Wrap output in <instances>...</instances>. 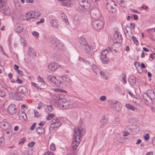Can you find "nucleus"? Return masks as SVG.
<instances>
[{"label": "nucleus", "mask_w": 155, "mask_h": 155, "mask_svg": "<svg viewBox=\"0 0 155 155\" xmlns=\"http://www.w3.org/2000/svg\"><path fill=\"white\" fill-rule=\"evenodd\" d=\"M5 94V91H0V96L2 97H3Z\"/></svg>", "instance_id": "43"}, {"label": "nucleus", "mask_w": 155, "mask_h": 155, "mask_svg": "<svg viewBox=\"0 0 155 155\" xmlns=\"http://www.w3.org/2000/svg\"><path fill=\"white\" fill-rule=\"evenodd\" d=\"M98 11L97 10L95 9H92L91 10L90 15L91 17L94 18L97 16Z\"/></svg>", "instance_id": "15"}, {"label": "nucleus", "mask_w": 155, "mask_h": 155, "mask_svg": "<svg viewBox=\"0 0 155 155\" xmlns=\"http://www.w3.org/2000/svg\"><path fill=\"white\" fill-rule=\"evenodd\" d=\"M13 75L12 73H9L8 75V77L10 79L12 78Z\"/></svg>", "instance_id": "59"}, {"label": "nucleus", "mask_w": 155, "mask_h": 155, "mask_svg": "<svg viewBox=\"0 0 155 155\" xmlns=\"http://www.w3.org/2000/svg\"><path fill=\"white\" fill-rule=\"evenodd\" d=\"M31 84L35 88L37 89H39L40 90H41L42 89V88L40 87H39L38 86L37 84L34 82H32L31 83Z\"/></svg>", "instance_id": "39"}, {"label": "nucleus", "mask_w": 155, "mask_h": 155, "mask_svg": "<svg viewBox=\"0 0 155 155\" xmlns=\"http://www.w3.org/2000/svg\"><path fill=\"white\" fill-rule=\"evenodd\" d=\"M127 93L130 94V95L131 97H133L134 96V94L130 91H127Z\"/></svg>", "instance_id": "57"}, {"label": "nucleus", "mask_w": 155, "mask_h": 155, "mask_svg": "<svg viewBox=\"0 0 155 155\" xmlns=\"http://www.w3.org/2000/svg\"><path fill=\"white\" fill-rule=\"evenodd\" d=\"M47 107L48 108V110L49 111V112H52L53 110V108L52 106L49 105H47Z\"/></svg>", "instance_id": "42"}, {"label": "nucleus", "mask_w": 155, "mask_h": 155, "mask_svg": "<svg viewBox=\"0 0 155 155\" xmlns=\"http://www.w3.org/2000/svg\"><path fill=\"white\" fill-rule=\"evenodd\" d=\"M55 78L56 77L54 76L50 75L48 77V80L53 83L54 80H55Z\"/></svg>", "instance_id": "28"}, {"label": "nucleus", "mask_w": 155, "mask_h": 155, "mask_svg": "<svg viewBox=\"0 0 155 155\" xmlns=\"http://www.w3.org/2000/svg\"><path fill=\"white\" fill-rule=\"evenodd\" d=\"M50 149L51 151H54L56 150L55 146L54 143H52L50 145Z\"/></svg>", "instance_id": "38"}, {"label": "nucleus", "mask_w": 155, "mask_h": 155, "mask_svg": "<svg viewBox=\"0 0 155 155\" xmlns=\"http://www.w3.org/2000/svg\"><path fill=\"white\" fill-rule=\"evenodd\" d=\"M53 153H52V152L49 151L48 152H47L44 155H53Z\"/></svg>", "instance_id": "56"}, {"label": "nucleus", "mask_w": 155, "mask_h": 155, "mask_svg": "<svg viewBox=\"0 0 155 155\" xmlns=\"http://www.w3.org/2000/svg\"><path fill=\"white\" fill-rule=\"evenodd\" d=\"M93 28L95 30L98 31L103 27L104 22L101 20H97L94 21L92 23Z\"/></svg>", "instance_id": "3"}, {"label": "nucleus", "mask_w": 155, "mask_h": 155, "mask_svg": "<svg viewBox=\"0 0 155 155\" xmlns=\"http://www.w3.org/2000/svg\"><path fill=\"white\" fill-rule=\"evenodd\" d=\"M55 116V115L53 113L50 114H48L46 117L47 120H49L51 119Z\"/></svg>", "instance_id": "32"}, {"label": "nucleus", "mask_w": 155, "mask_h": 155, "mask_svg": "<svg viewBox=\"0 0 155 155\" xmlns=\"http://www.w3.org/2000/svg\"><path fill=\"white\" fill-rule=\"evenodd\" d=\"M106 5L107 9H108L110 12L112 13L116 12L117 11L116 8V5L114 1L111 0L107 2L106 3Z\"/></svg>", "instance_id": "6"}, {"label": "nucleus", "mask_w": 155, "mask_h": 155, "mask_svg": "<svg viewBox=\"0 0 155 155\" xmlns=\"http://www.w3.org/2000/svg\"><path fill=\"white\" fill-rule=\"evenodd\" d=\"M127 39L128 40H130L131 38V35L130 34L125 35Z\"/></svg>", "instance_id": "60"}, {"label": "nucleus", "mask_w": 155, "mask_h": 155, "mask_svg": "<svg viewBox=\"0 0 155 155\" xmlns=\"http://www.w3.org/2000/svg\"><path fill=\"white\" fill-rule=\"evenodd\" d=\"M18 92L24 95L28 93V90L27 88L23 86H19L18 89Z\"/></svg>", "instance_id": "12"}, {"label": "nucleus", "mask_w": 155, "mask_h": 155, "mask_svg": "<svg viewBox=\"0 0 155 155\" xmlns=\"http://www.w3.org/2000/svg\"><path fill=\"white\" fill-rule=\"evenodd\" d=\"M146 96L148 97L150 99H153L155 98V93L153 90H148L146 94L144 93L143 95V97L144 100L147 102L148 100L146 98Z\"/></svg>", "instance_id": "7"}, {"label": "nucleus", "mask_w": 155, "mask_h": 155, "mask_svg": "<svg viewBox=\"0 0 155 155\" xmlns=\"http://www.w3.org/2000/svg\"><path fill=\"white\" fill-rule=\"evenodd\" d=\"M78 45L81 50L84 51L87 54H88L91 51V47L84 38L81 37L79 39Z\"/></svg>", "instance_id": "2"}, {"label": "nucleus", "mask_w": 155, "mask_h": 155, "mask_svg": "<svg viewBox=\"0 0 155 155\" xmlns=\"http://www.w3.org/2000/svg\"><path fill=\"white\" fill-rule=\"evenodd\" d=\"M107 119L105 117H103V119L100 120L99 123L102 126H103L104 125V124L107 123Z\"/></svg>", "instance_id": "26"}, {"label": "nucleus", "mask_w": 155, "mask_h": 155, "mask_svg": "<svg viewBox=\"0 0 155 155\" xmlns=\"http://www.w3.org/2000/svg\"><path fill=\"white\" fill-rule=\"evenodd\" d=\"M51 127L55 128L59 127L61 124V122L57 118H54L51 121Z\"/></svg>", "instance_id": "9"}, {"label": "nucleus", "mask_w": 155, "mask_h": 155, "mask_svg": "<svg viewBox=\"0 0 155 155\" xmlns=\"http://www.w3.org/2000/svg\"><path fill=\"white\" fill-rule=\"evenodd\" d=\"M8 124L7 123L2 121L0 122V127L4 130H6L7 128Z\"/></svg>", "instance_id": "18"}, {"label": "nucleus", "mask_w": 155, "mask_h": 155, "mask_svg": "<svg viewBox=\"0 0 155 155\" xmlns=\"http://www.w3.org/2000/svg\"><path fill=\"white\" fill-rule=\"evenodd\" d=\"M38 81L42 82L44 84H45V83L44 81L43 78L40 76H38Z\"/></svg>", "instance_id": "36"}, {"label": "nucleus", "mask_w": 155, "mask_h": 155, "mask_svg": "<svg viewBox=\"0 0 155 155\" xmlns=\"http://www.w3.org/2000/svg\"><path fill=\"white\" fill-rule=\"evenodd\" d=\"M32 35L34 36L37 37L39 35L38 33L36 31H34L32 32Z\"/></svg>", "instance_id": "50"}, {"label": "nucleus", "mask_w": 155, "mask_h": 155, "mask_svg": "<svg viewBox=\"0 0 155 155\" xmlns=\"http://www.w3.org/2000/svg\"><path fill=\"white\" fill-rule=\"evenodd\" d=\"M58 95L59 96V98H60V100H61L63 99L65 97L64 95L63 94H59Z\"/></svg>", "instance_id": "54"}, {"label": "nucleus", "mask_w": 155, "mask_h": 155, "mask_svg": "<svg viewBox=\"0 0 155 155\" xmlns=\"http://www.w3.org/2000/svg\"><path fill=\"white\" fill-rule=\"evenodd\" d=\"M91 5L88 0L86 1L84 3L80 5V9L82 11H86L90 8Z\"/></svg>", "instance_id": "8"}, {"label": "nucleus", "mask_w": 155, "mask_h": 155, "mask_svg": "<svg viewBox=\"0 0 155 155\" xmlns=\"http://www.w3.org/2000/svg\"><path fill=\"white\" fill-rule=\"evenodd\" d=\"M6 4V1L0 0V11H2L5 8V5Z\"/></svg>", "instance_id": "19"}, {"label": "nucleus", "mask_w": 155, "mask_h": 155, "mask_svg": "<svg viewBox=\"0 0 155 155\" xmlns=\"http://www.w3.org/2000/svg\"><path fill=\"white\" fill-rule=\"evenodd\" d=\"M125 106L128 109L130 110L133 111H134L135 110L137 109V107H134L133 105L130 104H126Z\"/></svg>", "instance_id": "21"}, {"label": "nucleus", "mask_w": 155, "mask_h": 155, "mask_svg": "<svg viewBox=\"0 0 155 155\" xmlns=\"http://www.w3.org/2000/svg\"><path fill=\"white\" fill-rule=\"evenodd\" d=\"M134 19L135 20L138 19V16L136 15H133Z\"/></svg>", "instance_id": "62"}, {"label": "nucleus", "mask_w": 155, "mask_h": 155, "mask_svg": "<svg viewBox=\"0 0 155 155\" xmlns=\"http://www.w3.org/2000/svg\"><path fill=\"white\" fill-rule=\"evenodd\" d=\"M74 133L73 135V139L72 143V147L74 149H76L79 144L80 141V137H81L85 133L83 128L81 127H77L74 129Z\"/></svg>", "instance_id": "1"}, {"label": "nucleus", "mask_w": 155, "mask_h": 155, "mask_svg": "<svg viewBox=\"0 0 155 155\" xmlns=\"http://www.w3.org/2000/svg\"><path fill=\"white\" fill-rule=\"evenodd\" d=\"M53 98L54 100L58 101L60 100L58 94L54 95L53 96Z\"/></svg>", "instance_id": "41"}, {"label": "nucleus", "mask_w": 155, "mask_h": 155, "mask_svg": "<svg viewBox=\"0 0 155 155\" xmlns=\"http://www.w3.org/2000/svg\"><path fill=\"white\" fill-rule=\"evenodd\" d=\"M128 81L131 85H134L136 83V78L133 76H130L128 79Z\"/></svg>", "instance_id": "17"}, {"label": "nucleus", "mask_w": 155, "mask_h": 155, "mask_svg": "<svg viewBox=\"0 0 155 155\" xmlns=\"http://www.w3.org/2000/svg\"><path fill=\"white\" fill-rule=\"evenodd\" d=\"M150 138V136L148 133L144 137V139L146 140H148Z\"/></svg>", "instance_id": "44"}, {"label": "nucleus", "mask_w": 155, "mask_h": 155, "mask_svg": "<svg viewBox=\"0 0 155 155\" xmlns=\"http://www.w3.org/2000/svg\"><path fill=\"white\" fill-rule=\"evenodd\" d=\"M36 130L38 133L40 135L45 132V129L41 127H37Z\"/></svg>", "instance_id": "20"}, {"label": "nucleus", "mask_w": 155, "mask_h": 155, "mask_svg": "<svg viewBox=\"0 0 155 155\" xmlns=\"http://www.w3.org/2000/svg\"><path fill=\"white\" fill-rule=\"evenodd\" d=\"M35 127H36V124L35 123H34L31 126V127H30V129L31 130H34Z\"/></svg>", "instance_id": "51"}, {"label": "nucleus", "mask_w": 155, "mask_h": 155, "mask_svg": "<svg viewBox=\"0 0 155 155\" xmlns=\"http://www.w3.org/2000/svg\"><path fill=\"white\" fill-rule=\"evenodd\" d=\"M28 54L30 57L32 58L35 57L36 55L34 49L31 48H29L28 49Z\"/></svg>", "instance_id": "16"}, {"label": "nucleus", "mask_w": 155, "mask_h": 155, "mask_svg": "<svg viewBox=\"0 0 155 155\" xmlns=\"http://www.w3.org/2000/svg\"><path fill=\"white\" fill-rule=\"evenodd\" d=\"M51 43L54 48L56 49L59 50L62 48V43L56 38H52Z\"/></svg>", "instance_id": "5"}, {"label": "nucleus", "mask_w": 155, "mask_h": 155, "mask_svg": "<svg viewBox=\"0 0 155 155\" xmlns=\"http://www.w3.org/2000/svg\"><path fill=\"white\" fill-rule=\"evenodd\" d=\"M130 25L132 28H135V23H131L130 24Z\"/></svg>", "instance_id": "58"}, {"label": "nucleus", "mask_w": 155, "mask_h": 155, "mask_svg": "<svg viewBox=\"0 0 155 155\" xmlns=\"http://www.w3.org/2000/svg\"><path fill=\"white\" fill-rule=\"evenodd\" d=\"M62 107L65 108H71V106L69 104L68 101L64 99L63 100Z\"/></svg>", "instance_id": "13"}, {"label": "nucleus", "mask_w": 155, "mask_h": 155, "mask_svg": "<svg viewBox=\"0 0 155 155\" xmlns=\"http://www.w3.org/2000/svg\"><path fill=\"white\" fill-rule=\"evenodd\" d=\"M41 15V14L39 12H34V18H37Z\"/></svg>", "instance_id": "34"}, {"label": "nucleus", "mask_w": 155, "mask_h": 155, "mask_svg": "<svg viewBox=\"0 0 155 155\" xmlns=\"http://www.w3.org/2000/svg\"><path fill=\"white\" fill-rule=\"evenodd\" d=\"M134 64L136 67H137V66H139L140 65L139 63L137 61L135 62Z\"/></svg>", "instance_id": "61"}, {"label": "nucleus", "mask_w": 155, "mask_h": 155, "mask_svg": "<svg viewBox=\"0 0 155 155\" xmlns=\"http://www.w3.org/2000/svg\"><path fill=\"white\" fill-rule=\"evenodd\" d=\"M153 152L151 151L147 153L146 155H153Z\"/></svg>", "instance_id": "64"}, {"label": "nucleus", "mask_w": 155, "mask_h": 155, "mask_svg": "<svg viewBox=\"0 0 155 155\" xmlns=\"http://www.w3.org/2000/svg\"><path fill=\"white\" fill-rule=\"evenodd\" d=\"M117 37L118 39V41L119 42H121L122 41V38L121 34H118L117 35Z\"/></svg>", "instance_id": "40"}, {"label": "nucleus", "mask_w": 155, "mask_h": 155, "mask_svg": "<svg viewBox=\"0 0 155 155\" xmlns=\"http://www.w3.org/2000/svg\"><path fill=\"white\" fill-rule=\"evenodd\" d=\"M124 135L123 136L124 137L127 136L130 134V133L127 131H124L123 132Z\"/></svg>", "instance_id": "49"}, {"label": "nucleus", "mask_w": 155, "mask_h": 155, "mask_svg": "<svg viewBox=\"0 0 155 155\" xmlns=\"http://www.w3.org/2000/svg\"><path fill=\"white\" fill-rule=\"evenodd\" d=\"M126 77V74L125 73H123L122 74V78L123 83L124 84H125L127 83Z\"/></svg>", "instance_id": "35"}, {"label": "nucleus", "mask_w": 155, "mask_h": 155, "mask_svg": "<svg viewBox=\"0 0 155 155\" xmlns=\"http://www.w3.org/2000/svg\"><path fill=\"white\" fill-rule=\"evenodd\" d=\"M61 81L57 80L55 78V80H54L53 83H54L57 87H59L61 84Z\"/></svg>", "instance_id": "30"}, {"label": "nucleus", "mask_w": 155, "mask_h": 155, "mask_svg": "<svg viewBox=\"0 0 155 155\" xmlns=\"http://www.w3.org/2000/svg\"><path fill=\"white\" fill-rule=\"evenodd\" d=\"M106 99V97L105 96H102L100 98V99L102 101H105Z\"/></svg>", "instance_id": "46"}, {"label": "nucleus", "mask_w": 155, "mask_h": 155, "mask_svg": "<svg viewBox=\"0 0 155 155\" xmlns=\"http://www.w3.org/2000/svg\"><path fill=\"white\" fill-rule=\"evenodd\" d=\"M15 30L16 32L19 33L21 32L23 30V26L22 25H18L16 27Z\"/></svg>", "instance_id": "23"}, {"label": "nucleus", "mask_w": 155, "mask_h": 155, "mask_svg": "<svg viewBox=\"0 0 155 155\" xmlns=\"http://www.w3.org/2000/svg\"><path fill=\"white\" fill-rule=\"evenodd\" d=\"M14 67H15L14 69L16 71V70H18V68H19V67L18 66L15 64L14 65Z\"/></svg>", "instance_id": "63"}, {"label": "nucleus", "mask_w": 155, "mask_h": 155, "mask_svg": "<svg viewBox=\"0 0 155 155\" xmlns=\"http://www.w3.org/2000/svg\"><path fill=\"white\" fill-rule=\"evenodd\" d=\"M35 116L36 117H39V114H38V112L37 110H34Z\"/></svg>", "instance_id": "47"}, {"label": "nucleus", "mask_w": 155, "mask_h": 155, "mask_svg": "<svg viewBox=\"0 0 155 155\" xmlns=\"http://www.w3.org/2000/svg\"><path fill=\"white\" fill-rule=\"evenodd\" d=\"M132 38L133 41L134 43L136 45H139V42L137 38L135 36H132Z\"/></svg>", "instance_id": "33"}, {"label": "nucleus", "mask_w": 155, "mask_h": 155, "mask_svg": "<svg viewBox=\"0 0 155 155\" xmlns=\"http://www.w3.org/2000/svg\"><path fill=\"white\" fill-rule=\"evenodd\" d=\"M5 140L3 137L0 138V146L3 147L5 145Z\"/></svg>", "instance_id": "31"}, {"label": "nucleus", "mask_w": 155, "mask_h": 155, "mask_svg": "<svg viewBox=\"0 0 155 155\" xmlns=\"http://www.w3.org/2000/svg\"><path fill=\"white\" fill-rule=\"evenodd\" d=\"M16 82L18 83L21 84L22 83L23 81L22 80H20L18 78H17L16 81Z\"/></svg>", "instance_id": "53"}, {"label": "nucleus", "mask_w": 155, "mask_h": 155, "mask_svg": "<svg viewBox=\"0 0 155 155\" xmlns=\"http://www.w3.org/2000/svg\"><path fill=\"white\" fill-rule=\"evenodd\" d=\"M50 22L51 25L54 28H57L58 26V25L55 20H51L50 21Z\"/></svg>", "instance_id": "29"}, {"label": "nucleus", "mask_w": 155, "mask_h": 155, "mask_svg": "<svg viewBox=\"0 0 155 155\" xmlns=\"http://www.w3.org/2000/svg\"><path fill=\"white\" fill-rule=\"evenodd\" d=\"M59 67V65L57 63L54 62L48 65V68L50 70L54 71Z\"/></svg>", "instance_id": "11"}, {"label": "nucleus", "mask_w": 155, "mask_h": 155, "mask_svg": "<svg viewBox=\"0 0 155 155\" xmlns=\"http://www.w3.org/2000/svg\"><path fill=\"white\" fill-rule=\"evenodd\" d=\"M26 15V19L27 20H29L31 18H33L34 16V12H32L28 13H27Z\"/></svg>", "instance_id": "27"}, {"label": "nucleus", "mask_w": 155, "mask_h": 155, "mask_svg": "<svg viewBox=\"0 0 155 155\" xmlns=\"http://www.w3.org/2000/svg\"><path fill=\"white\" fill-rule=\"evenodd\" d=\"M35 144V143L33 141H32L30 143H29L28 144V147H32Z\"/></svg>", "instance_id": "48"}, {"label": "nucleus", "mask_w": 155, "mask_h": 155, "mask_svg": "<svg viewBox=\"0 0 155 155\" xmlns=\"http://www.w3.org/2000/svg\"><path fill=\"white\" fill-rule=\"evenodd\" d=\"M78 2V3L80 5L81 4H82V3L86 1H87V0H77Z\"/></svg>", "instance_id": "45"}, {"label": "nucleus", "mask_w": 155, "mask_h": 155, "mask_svg": "<svg viewBox=\"0 0 155 155\" xmlns=\"http://www.w3.org/2000/svg\"><path fill=\"white\" fill-rule=\"evenodd\" d=\"M62 78L64 81L67 82H69L70 79H69L66 75H64L62 77Z\"/></svg>", "instance_id": "37"}, {"label": "nucleus", "mask_w": 155, "mask_h": 155, "mask_svg": "<svg viewBox=\"0 0 155 155\" xmlns=\"http://www.w3.org/2000/svg\"><path fill=\"white\" fill-rule=\"evenodd\" d=\"M16 71L20 75H22L23 74V71H22L18 69L17 70H16Z\"/></svg>", "instance_id": "55"}, {"label": "nucleus", "mask_w": 155, "mask_h": 155, "mask_svg": "<svg viewBox=\"0 0 155 155\" xmlns=\"http://www.w3.org/2000/svg\"><path fill=\"white\" fill-rule=\"evenodd\" d=\"M2 13L7 15H9L11 14V11L10 8H8L6 9H4L1 11Z\"/></svg>", "instance_id": "24"}, {"label": "nucleus", "mask_w": 155, "mask_h": 155, "mask_svg": "<svg viewBox=\"0 0 155 155\" xmlns=\"http://www.w3.org/2000/svg\"><path fill=\"white\" fill-rule=\"evenodd\" d=\"M111 49H112V48L108 47L107 48V49L101 51L100 55V58L104 63V62L107 63V61H108V58L107 57L108 53V51H112Z\"/></svg>", "instance_id": "4"}, {"label": "nucleus", "mask_w": 155, "mask_h": 155, "mask_svg": "<svg viewBox=\"0 0 155 155\" xmlns=\"http://www.w3.org/2000/svg\"><path fill=\"white\" fill-rule=\"evenodd\" d=\"M117 101H115L114 103V105L113 107V109L116 111H119L121 109L120 107L118 105V104H117Z\"/></svg>", "instance_id": "22"}, {"label": "nucleus", "mask_w": 155, "mask_h": 155, "mask_svg": "<svg viewBox=\"0 0 155 155\" xmlns=\"http://www.w3.org/2000/svg\"><path fill=\"white\" fill-rule=\"evenodd\" d=\"M92 69L94 73L96 75L97 74V73L99 72V70L97 68V66L95 64H93L92 66Z\"/></svg>", "instance_id": "25"}, {"label": "nucleus", "mask_w": 155, "mask_h": 155, "mask_svg": "<svg viewBox=\"0 0 155 155\" xmlns=\"http://www.w3.org/2000/svg\"><path fill=\"white\" fill-rule=\"evenodd\" d=\"M8 111L10 114L13 115L17 112L16 106L13 104L10 105L8 107Z\"/></svg>", "instance_id": "10"}, {"label": "nucleus", "mask_w": 155, "mask_h": 155, "mask_svg": "<svg viewBox=\"0 0 155 155\" xmlns=\"http://www.w3.org/2000/svg\"><path fill=\"white\" fill-rule=\"evenodd\" d=\"M18 115L20 119L21 120H25L27 119L26 115L23 111L19 112L18 113Z\"/></svg>", "instance_id": "14"}, {"label": "nucleus", "mask_w": 155, "mask_h": 155, "mask_svg": "<svg viewBox=\"0 0 155 155\" xmlns=\"http://www.w3.org/2000/svg\"><path fill=\"white\" fill-rule=\"evenodd\" d=\"M130 10L131 11V12H134V13H137L138 14H139V13H140V12L137 11V10L133 9H130Z\"/></svg>", "instance_id": "52"}]
</instances>
